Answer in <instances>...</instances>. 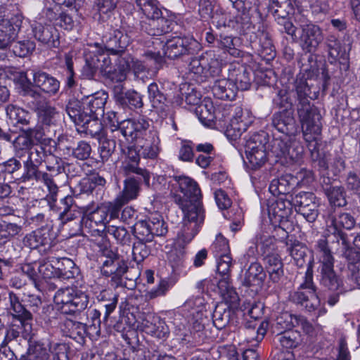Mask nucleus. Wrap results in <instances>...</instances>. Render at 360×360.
<instances>
[{"label":"nucleus","mask_w":360,"mask_h":360,"mask_svg":"<svg viewBox=\"0 0 360 360\" xmlns=\"http://www.w3.org/2000/svg\"><path fill=\"white\" fill-rule=\"evenodd\" d=\"M33 82L27 78L26 72H20L17 82L25 96L37 98L40 91L55 94L59 89L60 82L53 77L42 71H32Z\"/></svg>","instance_id":"5"},{"label":"nucleus","mask_w":360,"mask_h":360,"mask_svg":"<svg viewBox=\"0 0 360 360\" xmlns=\"http://www.w3.org/2000/svg\"><path fill=\"white\" fill-rule=\"evenodd\" d=\"M105 46L103 50L110 56L122 53L129 44V37L120 30H114L110 32L108 37H105Z\"/></svg>","instance_id":"22"},{"label":"nucleus","mask_w":360,"mask_h":360,"mask_svg":"<svg viewBox=\"0 0 360 360\" xmlns=\"http://www.w3.org/2000/svg\"><path fill=\"white\" fill-rule=\"evenodd\" d=\"M195 112L204 126L211 128L215 127L217 115L213 103L210 98H204L195 108Z\"/></svg>","instance_id":"25"},{"label":"nucleus","mask_w":360,"mask_h":360,"mask_svg":"<svg viewBox=\"0 0 360 360\" xmlns=\"http://www.w3.org/2000/svg\"><path fill=\"white\" fill-rule=\"evenodd\" d=\"M108 222V210L105 207H98L82 219L83 225L85 227H89L94 231H99L98 227L105 230L108 226H106Z\"/></svg>","instance_id":"30"},{"label":"nucleus","mask_w":360,"mask_h":360,"mask_svg":"<svg viewBox=\"0 0 360 360\" xmlns=\"http://www.w3.org/2000/svg\"><path fill=\"white\" fill-rule=\"evenodd\" d=\"M327 48L328 52V60L330 63H336L341 59L345 60L347 53L342 48L341 43L334 36H330L327 39Z\"/></svg>","instance_id":"39"},{"label":"nucleus","mask_w":360,"mask_h":360,"mask_svg":"<svg viewBox=\"0 0 360 360\" xmlns=\"http://www.w3.org/2000/svg\"><path fill=\"white\" fill-rule=\"evenodd\" d=\"M265 276L262 266L257 262H252L245 273L242 283L247 287H260Z\"/></svg>","instance_id":"31"},{"label":"nucleus","mask_w":360,"mask_h":360,"mask_svg":"<svg viewBox=\"0 0 360 360\" xmlns=\"http://www.w3.org/2000/svg\"><path fill=\"white\" fill-rule=\"evenodd\" d=\"M37 115L44 124L49 125L54 119L56 112L54 108L47 103H44L37 108Z\"/></svg>","instance_id":"60"},{"label":"nucleus","mask_w":360,"mask_h":360,"mask_svg":"<svg viewBox=\"0 0 360 360\" xmlns=\"http://www.w3.org/2000/svg\"><path fill=\"white\" fill-rule=\"evenodd\" d=\"M56 265L57 278L60 279L66 280L73 278L77 271L74 262L67 257L58 259Z\"/></svg>","instance_id":"42"},{"label":"nucleus","mask_w":360,"mask_h":360,"mask_svg":"<svg viewBox=\"0 0 360 360\" xmlns=\"http://www.w3.org/2000/svg\"><path fill=\"white\" fill-rule=\"evenodd\" d=\"M120 61L125 62V65H122L121 68L122 74H120L118 81H122L126 77V72L130 70H132L134 73L139 74L144 71L146 67L143 63L139 60H135L130 56H128V59H122Z\"/></svg>","instance_id":"50"},{"label":"nucleus","mask_w":360,"mask_h":360,"mask_svg":"<svg viewBox=\"0 0 360 360\" xmlns=\"http://www.w3.org/2000/svg\"><path fill=\"white\" fill-rule=\"evenodd\" d=\"M267 210L269 218L274 225H278L286 233L293 229L292 223L289 220L292 213V202L290 200L283 197L269 200Z\"/></svg>","instance_id":"11"},{"label":"nucleus","mask_w":360,"mask_h":360,"mask_svg":"<svg viewBox=\"0 0 360 360\" xmlns=\"http://www.w3.org/2000/svg\"><path fill=\"white\" fill-rule=\"evenodd\" d=\"M257 150L249 152L246 154V158L252 169H257L262 167L266 161V146L262 143H259Z\"/></svg>","instance_id":"47"},{"label":"nucleus","mask_w":360,"mask_h":360,"mask_svg":"<svg viewBox=\"0 0 360 360\" xmlns=\"http://www.w3.org/2000/svg\"><path fill=\"white\" fill-rule=\"evenodd\" d=\"M53 301L58 309L62 313L75 314L87 307L89 296L80 290L66 288L57 290Z\"/></svg>","instance_id":"9"},{"label":"nucleus","mask_w":360,"mask_h":360,"mask_svg":"<svg viewBox=\"0 0 360 360\" xmlns=\"http://www.w3.org/2000/svg\"><path fill=\"white\" fill-rule=\"evenodd\" d=\"M316 248L320 255V264L326 263L327 260L328 262H334L333 257L328 247V242L326 239L319 240L316 245Z\"/></svg>","instance_id":"61"},{"label":"nucleus","mask_w":360,"mask_h":360,"mask_svg":"<svg viewBox=\"0 0 360 360\" xmlns=\"http://www.w3.org/2000/svg\"><path fill=\"white\" fill-rule=\"evenodd\" d=\"M136 4L148 18V22L162 15V12L158 8L155 0H136Z\"/></svg>","instance_id":"46"},{"label":"nucleus","mask_w":360,"mask_h":360,"mask_svg":"<svg viewBox=\"0 0 360 360\" xmlns=\"http://www.w3.org/2000/svg\"><path fill=\"white\" fill-rule=\"evenodd\" d=\"M326 195L330 203L334 206L342 207L347 203L344 189L342 187H331L327 190Z\"/></svg>","instance_id":"56"},{"label":"nucleus","mask_w":360,"mask_h":360,"mask_svg":"<svg viewBox=\"0 0 360 360\" xmlns=\"http://www.w3.org/2000/svg\"><path fill=\"white\" fill-rule=\"evenodd\" d=\"M39 281L57 278L56 269L51 262L41 261L38 262Z\"/></svg>","instance_id":"59"},{"label":"nucleus","mask_w":360,"mask_h":360,"mask_svg":"<svg viewBox=\"0 0 360 360\" xmlns=\"http://www.w3.org/2000/svg\"><path fill=\"white\" fill-rule=\"evenodd\" d=\"M148 96L152 105L156 108H162L166 101L165 96L160 91L156 83L153 82L148 86Z\"/></svg>","instance_id":"53"},{"label":"nucleus","mask_w":360,"mask_h":360,"mask_svg":"<svg viewBox=\"0 0 360 360\" xmlns=\"http://www.w3.org/2000/svg\"><path fill=\"white\" fill-rule=\"evenodd\" d=\"M221 60L213 51H207L191 59L188 64V73L196 82H203L220 74Z\"/></svg>","instance_id":"6"},{"label":"nucleus","mask_w":360,"mask_h":360,"mask_svg":"<svg viewBox=\"0 0 360 360\" xmlns=\"http://www.w3.org/2000/svg\"><path fill=\"white\" fill-rule=\"evenodd\" d=\"M252 122L253 117L248 110L237 108L235 115L231 119L229 125L227 126L228 135L233 136L234 139L240 137Z\"/></svg>","instance_id":"18"},{"label":"nucleus","mask_w":360,"mask_h":360,"mask_svg":"<svg viewBox=\"0 0 360 360\" xmlns=\"http://www.w3.org/2000/svg\"><path fill=\"white\" fill-rule=\"evenodd\" d=\"M302 49L307 52H314L323 39L321 29L314 24L303 25L299 37Z\"/></svg>","instance_id":"17"},{"label":"nucleus","mask_w":360,"mask_h":360,"mask_svg":"<svg viewBox=\"0 0 360 360\" xmlns=\"http://www.w3.org/2000/svg\"><path fill=\"white\" fill-rule=\"evenodd\" d=\"M141 329L145 333L158 338H165L168 333L165 323L158 316H149L143 320Z\"/></svg>","instance_id":"32"},{"label":"nucleus","mask_w":360,"mask_h":360,"mask_svg":"<svg viewBox=\"0 0 360 360\" xmlns=\"http://www.w3.org/2000/svg\"><path fill=\"white\" fill-rule=\"evenodd\" d=\"M6 114L9 119L14 123L27 124L29 122V113L24 109L15 105L7 106Z\"/></svg>","instance_id":"49"},{"label":"nucleus","mask_w":360,"mask_h":360,"mask_svg":"<svg viewBox=\"0 0 360 360\" xmlns=\"http://www.w3.org/2000/svg\"><path fill=\"white\" fill-rule=\"evenodd\" d=\"M320 264L321 283L330 290H337L339 292L351 290L352 286H346L340 277L335 272L334 262H328Z\"/></svg>","instance_id":"15"},{"label":"nucleus","mask_w":360,"mask_h":360,"mask_svg":"<svg viewBox=\"0 0 360 360\" xmlns=\"http://www.w3.org/2000/svg\"><path fill=\"white\" fill-rule=\"evenodd\" d=\"M287 250L297 266L304 264L306 255L304 247L297 240L288 239L285 243Z\"/></svg>","instance_id":"44"},{"label":"nucleus","mask_w":360,"mask_h":360,"mask_svg":"<svg viewBox=\"0 0 360 360\" xmlns=\"http://www.w3.org/2000/svg\"><path fill=\"white\" fill-rule=\"evenodd\" d=\"M198 13L203 20L210 19L218 27L226 25V18L217 11L214 13V5L210 0H200Z\"/></svg>","instance_id":"34"},{"label":"nucleus","mask_w":360,"mask_h":360,"mask_svg":"<svg viewBox=\"0 0 360 360\" xmlns=\"http://www.w3.org/2000/svg\"><path fill=\"white\" fill-rule=\"evenodd\" d=\"M67 112L72 120L77 124H81L85 129V132L94 137L99 135L103 130V124L96 118H91L87 113L82 112L79 104L74 105L70 104L67 107Z\"/></svg>","instance_id":"13"},{"label":"nucleus","mask_w":360,"mask_h":360,"mask_svg":"<svg viewBox=\"0 0 360 360\" xmlns=\"http://www.w3.org/2000/svg\"><path fill=\"white\" fill-rule=\"evenodd\" d=\"M17 35V29L8 19L0 20V49L7 47Z\"/></svg>","instance_id":"40"},{"label":"nucleus","mask_w":360,"mask_h":360,"mask_svg":"<svg viewBox=\"0 0 360 360\" xmlns=\"http://www.w3.org/2000/svg\"><path fill=\"white\" fill-rule=\"evenodd\" d=\"M149 221L150 224V228L153 232V238L155 236H164L167 232V228L160 215L157 214H154L149 217Z\"/></svg>","instance_id":"57"},{"label":"nucleus","mask_w":360,"mask_h":360,"mask_svg":"<svg viewBox=\"0 0 360 360\" xmlns=\"http://www.w3.org/2000/svg\"><path fill=\"white\" fill-rule=\"evenodd\" d=\"M256 243H261L264 264L270 279L277 283L283 276V264L276 245V240L269 236H257Z\"/></svg>","instance_id":"8"},{"label":"nucleus","mask_w":360,"mask_h":360,"mask_svg":"<svg viewBox=\"0 0 360 360\" xmlns=\"http://www.w3.org/2000/svg\"><path fill=\"white\" fill-rule=\"evenodd\" d=\"M122 151L124 155V160L122 163L121 168L126 175L134 173L143 177L146 185L150 184V173L144 169L138 167L140 160V155L133 146H128L126 148H122Z\"/></svg>","instance_id":"14"},{"label":"nucleus","mask_w":360,"mask_h":360,"mask_svg":"<svg viewBox=\"0 0 360 360\" xmlns=\"http://www.w3.org/2000/svg\"><path fill=\"white\" fill-rule=\"evenodd\" d=\"M141 190L140 184L134 178H127L124 181L122 191L117 195V198L120 202L128 203L135 200L139 196Z\"/></svg>","instance_id":"36"},{"label":"nucleus","mask_w":360,"mask_h":360,"mask_svg":"<svg viewBox=\"0 0 360 360\" xmlns=\"http://www.w3.org/2000/svg\"><path fill=\"white\" fill-rule=\"evenodd\" d=\"M272 152L276 157L284 158L286 162L298 161L302 156L303 148L297 142L290 145L287 142L276 139L274 141Z\"/></svg>","instance_id":"19"},{"label":"nucleus","mask_w":360,"mask_h":360,"mask_svg":"<svg viewBox=\"0 0 360 360\" xmlns=\"http://www.w3.org/2000/svg\"><path fill=\"white\" fill-rule=\"evenodd\" d=\"M10 302V310L14 316L17 317L21 322L24 331L27 335L32 333V325L30 321L32 319L31 313L27 311L20 302L18 297L13 292L8 293Z\"/></svg>","instance_id":"23"},{"label":"nucleus","mask_w":360,"mask_h":360,"mask_svg":"<svg viewBox=\"0 0 360 360\" xmlns=\"http://www.w3.org/2000/svg\"><path fill=\"white\" fill-rule=\"evenodd\" d=\"M272 124L278 131L289 136L294 135L296 131L292 113L285 110L274 115Z\"/></svg>","instance_id":"26"},{"label":"nucleus","mask_w":360,"mask_h":360,"mask_svg":"<svg viewBox=\"0 0 360 360\" xmlns=\"http://www.w3.org/2000/svg\"><path fill=\"white\" fill-rule=\"evenodd\" d=\"M21 229V226L17 224L6 221L0 223V243H4L18 235Z\"/></svg>","instance_id":"52"},{"label":"nucleus","mask_w":360,"mask_h":360,"mask_svg":"<svg viewBox=\"0 0 360 360\" xmlns=\"http://www.w3.org/2000/svg\"><path fill=\"white\" fill-rule=\"evenodd\" d=\"M148 127V121L143 117H139L120 122L118 129L127 141H137L147 131Z\"/></svg>","instance_id":"16"},{"label":"nucleus","mask_w":360,"mask_h":360,"mask_svg":"<svg viewBox=\"0 0 360 360\" xmlns=\"http://www.w3.org/2000/svg\"><path fill=\"white\" fill-rule=\"evenodd\" d=\"M175 179L182 194V195H179L178 203L184 214V221L202 224L205 213L201 203V191L198 185L188 176H176Z\"/></svg>","instance_id":"2"},{"label":"nucleus","mask_w":360,"mask_h":360,"mask_svg":"<svg viewBox=\"0 0 360 360\" xmlns=\"http://www.w3.org/2000/svg\"><path fill=\"white\" fill-rule=\"evenodd\" d=\"M268 327L269 322L264 320L261 322L257 328H255V325L253 326L248 325L240 328L238 331L239 344L243 345L245 342H255V343L252 345H257L263 339Z\"/></svg>","instance_id":"21"},{"label":"nucleus","mask_w":360,"mask_h":360,"mask_svg":"<svg viewBox=\"0 0 360 360\" xmlns=\"http://www.w3.org/2000/svg\"><path fill=\"white\" fill-rule=\"evenodd\" d=\"M160 139L156 131H149L136 142L141 148V154L144 158L154 159L158 157L160 151Z\"/></svg>","instance_id":"20"},{"label":"nucleus","mask_w":360,"mask_h":360,"mask_svg":"<svg viewBox=\"0 0 360 360\" xmlns=\"http://www.w3.org/2000/svg\"><path fill=\"white\" fill-rule=\"evenodd\" d=\"M276 339L280 345L285 349L296 348L302 342L301 335L297 330L279 333L276 335Z\"/></svg>","instance_id":"41"},{"label":"nucleus","mask_w":360,"mask_h":360,"mask_svg":"<svg viewBox=\"0 0 360 360\" xmlns=\"http://www.w3.org/2000/svg\"><path fill=\"white\" fill-rule=\"evenodd\" d=\"M148 219L139 220L134 225V234L141 242H150L153 239Z\"/></svg>","instance_id":"45"},{"label":"nucleus","mask_w":360,"mask_h":360,"mask_svg":"<svg viewBox=\"0 0 360 360\" xmlns=\"http://www.w3.org/2000/svg\"><path fill=\"white\" fill-rule=\"evenodd\" d=\"M315 196L311 193L301 192L292 198V205L297 210L309 207L315 202Z\"/></svg>","instance_id":"58"},{"label":"nucleus","mask_w":360,"mask_h":360,"mask_svg":"<svg viewBox=\"0 0 360 360\" xmlns=\"http://www.w3.org/2000/svg\"><path fill=\"white\" fill-rule=\"evenodd\" d=\"M115 98L122 105L139 108L143 106L142 96L135 91L122 92V86L119 84L114 89Z\"/></svg>","instance_id":"33"},{"label":"nucleus","mask_w":360,"mask_h":360,"mask_svg":"<svg viewBox=\"0 0 360 360\" xmlns=\"http://www.w3.org/2000/svg\"><path fill=\"white\" fill-rule=\"evenodd\" d=\"M231 311L230 309L218 307L212 315L213 324L218 329L224 328L229 323L233 324V319L231 317Z\"/></svg>","instance_id":"48"},{"label":"nucleus","mask_w":360,"mask_h":360,"mask_svg":"<svg viewBox=\"0 0 360 360\" xmlns=\"http://www.w3.org/2000/svg\"><path fill=\"white\" fill-rule=\"evenodd\" d=\"M201 224L184 221L182 229L178 233L174 245L168 253V261L173 269L184 266L186 261L185 247L198 233Z\"/></svg>","instance_id":"10"},{"label":"nucleus","mask_w":360,"mask_h":360,"mask_svg":"<svg viewBox=\"0 0 360 360\" xmlns=\"http://www.w3.org/2000/svg\"><path fill=\"white\" fill-rule=\"evenodd\" d=\"M211 250L215 258L230 254V248L228 240L221 234L216 236L213 242Z\"/></svg>","instance_id":"54"},{"label":"nucleus","mask_w":360,"mask_h":360,"mask_svg":"<svg viewBox=\"0 0 360 360\" xmlns=\"http://www.w3.org/2000/svg\"><path fill=\"white\" fill-rule=\"evenodd\" d=\"M33 136L38 140L40 139L41 136V131L35 129H29L23 131L13 141H11L13 142L14 150L18 156H22L31 148L33 145L32 139Z\"/></svg>","instance_id":"24"},{"label":"nucleus","mask_w":360,"mask_h":360,"mask_svg":"<svg viewBox=\"0 0 360 360\" xmlns=\"http://www.w3.org/2000/svg\"><path fill=\"white\" fill-rule=\"evenodd\" d=\"M297 316L287 311L281 313L273 324L274 333L279 334L292 330V329L297 326Z\"/></svg>","instance_id":"38"},{"label":"nucleus","mask_w":360,"mask_h":360,"mask_svg":"<svg viewBox=\"0 0 360 360\" xmlns=\"http://www.w3.org/2000/svg\"><path fill=\"white\" fill-rule=\"evenodd\" d=\"M108 94L105 91H98L93 95L89 101L90 112L93 116L104 115V106L108 99Z\"/></svg>","instance_id":"43"},{"label":"nucleus","mask_w":360,"mask_h":360,"mask_svg":"<svg viewBox=\"0 0 360 360\" xmlns=\"http://www.w3.org/2000/svg\"><path fill=\"white\" fill-rule=\"evenodd\" d=\"M294 89L297 96V114L302 124L304 139L308 143V148L312 155L314 156L316 154L318 157L319 135L321 131V115L308 100L311 93V85L307 82L304 74L300 73L297 75Z\"/></svg>","instance_id":"1"},{"label":"nucleus","mask_w":360,"mask_h":360,"mask_svg":"<svg viewBox=\"0 0 360 360\" xmlns=\"http://www.w3.org/2000/svg\"><path fill=\"white\" fill-rule=\"evenodd\" d=\"M159 38H154L152 44L155 46V50H148L144 56L148 60H153L155 65H160L163 62L164 56L174 59L186 53L195 51L198 42L192 37H176L167 40L165 44Z\"/></svg>","instance_id":"3"},{"label":"nucleus","mask_w":360,"mask_h":360,"mask_svg":"<svg viewBox=\"0 0 360 360\" xmlns=\"http://www.w3.org/2000/svg\"><path fill=\"white\" fill-rule=\"evenodd\" d=\"M60 203V218L63 221L72 220L83 212L82 208L75 204L74 199L70 195L62 198Z\"/></svg>","instance_id":"37"},{"label":"nucleus","mask_w":360,"mask_h":360,"mask_svg":"<svg viewBox=\"0 0 360 360\" xmlns=\"http://www.w3.org/2000/svg\"><path fill=\"white\" fill-rule=\"evenodd\" d=\"M262 143L264 146H266V139L264 132L255 133L246 137L245 143V153L257 150V149L260 148L259 146V143Z\"/></svg>","instance_id":"55"},{"label":"nucleus","mask_w":360,"mask_h":360,"mask_svg":"<svg viewBox=\"0 0 360 360\" xmlns=\"http://www.w3.org/2000/svg\"><path fill=\"white\" fill-rule=\"evenodd\" d=\"M34 49L35 44L32 41H18L13 46V53L19 57H25L32 53Z\"/></svg>","instance_id":"63"},{"label":"nucleus","mask_w":360,"mask_h":360,"mask_svg":"<svg viewBox=\"0 0 360 360\" xmlns=\"http://www.w3.org/2000/svg\"><path fill=\"white\" fill-rule=\"evenodd\" d=\"M355 225L356 220L349 213L330 215L326 220V235L328 238L333 236L338 243L342 240L345 243L346 234L342 229L351 230Z\"/></svg>","instance_id":"12"},{"label":"nucleus","mask_w":360,"mask_h":360,"mask_svg":"<svg viewBox=\"0 0 360 360\" xmlns=\"http://www.w3.org/2000/svg\"><path fill=\"white\" fill-rule=\"evenodd\" d=\"M174 25L175 23L172 20L160 15L155 20L145 23L142 27L149 35L160 36L172 31Z\"/></svg>","instance_id":"29"},{"label":"nucleus","mask_w":360,"mask_h":360,"mask_svg":"<svg viewBox=\"0 0 360 360\" xmlns=\"http://www.w3.org/2000/svg\"><path fill=\"white\" fill-rule=\"evenodd\" d=\"M86 63L82 68V75L88 79H93L96 72L101 73L111 79L112 75V59L107 52L103 50V46L98 43L89 44L84 51Z\"/></svg>","instance_id":"4"},{"label":"nucleus","mask_w":360,"mask_h":360,"mask_svg":"<svg viewBox=\"0 0 360 360\" xmlns=\"http://www.w3.org/2000/svg\"><path fill=\"white\" fill-rule=\"evenodd\" d=\"M49 242V238L40 230L34 231L27 234L23 240L25 245L31 249H36L41 245H44Z\"/></svg>","instance_id":"51"},{"label":"nucleus","mask_w":360,"mask_h":360,"mask_svg":"<svg viewBox=\"0 0 360 360\" xmlns=\"http://www.w3.org/2000/svg\"><path fill=\"white\" fill-rule=\"evenodd\" d=\"M213 95L221 100H232L236 96L237 87L228 79H217L212 88Z\"/></svg>","instance_id":"28"},{"label":"nucleus","mask_w":360,"mask_h":360,"mask_svg":"<svg viewBox=\"0 0 360 360\" xmlns=\"http://www.w3.org/2000/svg\"><path fill=\"white\" fill-rule=\"evenodd\" d=\"M34 37L39 41L49 46L56 47L59 45L57 30L51 25H42L37 23L33 27Z\"/></svg>","instance_id":"27"},{"label":"nucleus","mask_w":360,"mask_h":360,"mask_svg":"<svg viewBox=\"0 0 360 360\" xmlns=\"http://www.w3.org/2000/svg\"><path fill=\"white\" fill-rule=\"evenodd\" d=\"M106 233L112 236L118 243H124L128 236L127 229L122 226L109 225L107 226Z\"/></svg>","instance_id":"64"},{"label":"nucleus","mask_w":360,"mask_h":360,"mask_svg":"<svg viewBox=\"0 0 360 360\" xmlns=\"http://www.w3.org/2000/svg\"><path fill=\"white\" fill-rule=\"evenodd\" d=\"M229 77L237 90H248L252 82L251 72L243 66L234 68L229 70Z\"/></svg>","instance_id":"35"},{"label":"nucleus","mask_w":360,"mask_h":360,"mask_svg":"<svg viewBox=\"0 0 360 360\" xmlns=\"http://www.w3.org/2000/svg\"><path fill=\"white\" fill-rule=\"evenodd\" d=\"M291 300L296 304H300L309 312H316V316H321L326 313V309L320 306V300L316 293L313 283L312 269L309 266L305 272L304 281L300 284L297 291L290 295Z\"/></svg>","instance_id":"7"},{"label":"nucleus","mask_w":360,"mask_h":360,"mask_svg":"<svg viewBox=\"0 0 360 360\" xmlns=\"http://www.w3.org/2000/svg\"><path fill=\"white\" fill-rule=\"evenodd\" d=\"M216 260L217 272L221 276H229L233 265L231 255L219 257Z\"/></svg>","instance_id":"62"}]
</instances>
